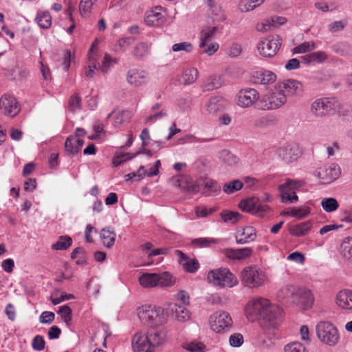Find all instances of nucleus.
<instances>
[{
    "label": "nucleus",
    "mask_w": 352,
    "mask_h": 352,
    "mask_svg": "<svg viewBox=\"0 0 352 352\" xmlns=\"http://www.w3.org/2000/svg\"><path fill=\"white\" fill-rule=\"evenodd\" d=\"M244 311L249 321L254 322L260 318L267 322L269 327H275L283 319L282 309L265 298H258L250 300Z\"/></svg>",
    "instance_id": "nucleus-1"
},
{
    "label": "nucleus",
    "mask_w": 352,
    "mask_h": 352,
    "mask_svg": "<svg viewBox=\"0 0 352 352\" xmlns=\"http://www.w3.org/2000/svg\"><path fill=\"white\" fill-rule=\"evenodd\" d=\"M140 285L144 288L170 287L175 284L173 275L164 272L162 273H143L138 278Z\"/></svg>",
    "instance_id": "nucleus-2"
},
{
    "label": "nucleus",
    "mask_w": 352,
    "mask_h": 352,
    "mask_svg": "<svg viewBox=\"0 0 352 352\" xmlns=\"http://www.w3.org/2000/svg\"><path fill=\"white\" fill-rule=\"evenodd\" d=\"M341 104L338 98L334 96L317 98L311 104V113L320 118L334 114L340 108Z\"/></svg>",
    "instance_id": "nucleus-3"
},
{
    "label": "nucleus",
    "mask_w": 352,
    "mask_h": 352,
    "mask_svg": "<svg viewBox=\"0 0 352 352\" xmlns=\"http://www.w3.org/2000/svg\"><path fill=\"white\" fill-rule=\"evenodd\" d=\"M241 279L244 286L252 289L258 288L265 283L266 275L258 266L249 265L242 270Z\"/></svg>",
    "instance_id": "nucleus-4"
},
{
    "label": "nucleus",
    "mask_w": 352,
    "mask_h": 352,
    "mask_svg": "<svg viewBox=\"0 0 352 352\" xmlns=\"http://www.w3.org/2000/svg\"><path fill=\"white\" fill-rule=\"evenodd\" d=\"M140 320L151 327L162 325L167 322V315L160 307L146 306L139 313Z\"/></svg>",
    "instance_id": "nucleus-5"
},
{
    "label": "nucleus",
    "mask_w": 352,
    "mask_h": 352,
    "mask_svg": "<svg viewBox=\"0 0 352 352\" xmlns=\"http://www.w3.org/2000/svg\"><path fill=\"white\" fill-rule=\"evenodd\" d=\"M207 278L209 283L220 288L232 287L238 283L236 277L227 268L210 270Z\"/></svg>",
    "instance_id": "nucleus-6"
},
{
    "label": "nucleus",
    "mask_w": 352,
    "mask_h": 352,
    "mask_svg": "<svg viewBox=\"0 0 352 352\" xmlns=\"http://www.w3.org/2000/svg\"><path fill=\"white\" fill-rule=\"evenodd\" d=\"M305 182L301 179H287L285 182L279 185L278 190L283 203H296L298 197L296 191L304 187Z\"/></svg>",
    "instance_id": "nucleus-7"
},
{
    "label": "nucleus",
    "mask_w": 352,
    "mask_h": 352,
    "mask_svg": "<svg viewBox=\"0 0 352 352\" xmlns=\"http://www.w3.org/2000/svg\"><path fill=\"white\" fill-rule=\"evenodd\" d=\"M318 339L328 346H335L340 340L338 329L329 322H320L316 326Z\"/></svg>",
    "instance_id": "nucleus-8"
},
{
    "label": "nucleus",
    "mask_w": 352,
    "mask_h": 352,
    "mask_svg": "<svg viewBox=\"0 0 352 352\" xmlns=\"http://www.w3.org/2000/svg\"><path fill=\"white\" fill-rule=\"evenodd\" d=\"M287 102V98L284 94L279 91L275 86L274 91L270 95H265L260 98L257 103L258 108L262 110L276 109Z\"/></svg>",
    "instance_id": "nucleus-9"
},
{
    "label": "nucleus",
    "mask_w": 352,
    "mask_h": 352,
    "mask_svg": "<svg viewBox=\"0 0 352 352\" xmlns=\"http://www.w3.org/2000/svg\"><path fill=\"white\" fill-rule=\"evenodd\" d=\"M282 44V39L278 35H271L261 40L257 45L260 54L264 57L275 56Z\"/></svg>",
    "instance_id": "nucleus-10"
},
{
    "label": "nucleus",
    "mask_w": 352,
    "mask_h": 352,
    "mask_svg": "<svg viewBox=\"0 0 352 352\" xmlns=\"http://www.w3.org/2000/svg\"><path fill=\"white\" fill-rule=\"evenodd\" d=\"M210 322L212 329L217 333L228 331L232 325V319L226 311H217L210 316Z\"/></svg>",
    "instance_id": "nucleus-11"
},
{
    "label": "nucleus",
    "mask_w": 352,
    "mask_h": 352,
    "mask_svg": "<svg viewBox=\"0 0 352 352\" xmlns=\"http://www.w3.org/2000/svg\"><path fill=\"white\" fill-rule=\"evenodd\" d=\"M340 175L339 166L336 164H327L315 170L314 175L322 184H330L335 181Z\"/></svg>",
    "instance_id": "nucleus-12"
},
{
    "label": "nucleus",
    "mask_w": 352,
    "mask_h": 352,
    "mask_svg": "<svg viewBox=\"0 0 352 352\" xmlns=\"http://www.w3.org/2000/svg\"><path fill=\"white\" fill-rule=\"evenodd\" d=\"M0 109L4 115L10 117L16 116L20 111L16 98L8 94H3L0 98Z\"/></svg>",
    "instance_id": "nucleus-13"
},
{
    "label": "nucleus",
    "mask_w": 352,
    "mask_h": 352,
    "mask_svg": "<svg viewBox=\"0 0 352 352\" xmlns=\"http://www.w3.org/2000/svg\"><path fill=\"white\" fill-rule=\"evenodd\" d=\"M148 80V73L144 70L131 69L127 72L126 81L131 86L141 87L146 85Z\"/></svg>",
    "instance_id": "nucleus-14"
},
{
    "label": "nucleus",
    "mask_w": 352,
    "mask_h": 352,
    "mask_svg": "<svg viewBox=\"0 0 352 352\" xmlns=\"http://www.w3.org/2000/svg\"><path fill=\"white\" fill-rule=\"evenodd\" d=\"M276 89L285 96V98L298 94L301 92L302 86L296 80L288 79L278 83Z\"/></svg>",
    "instance_id": "nucleus-15"
},
{
    "label": "nucleus",
    "mask_w": 352,
    "mask_h": 352,
    "mask_svg": "<svg viewBox=\"0 0 352 352\" xmlns=\"http://www.w3.org/2000/svg\"><path fill=\"white\" fill-rule=\"evenodd\" d=\"M259 100V94L254 89H242L238 95V104L242 107H249Z\"/></svg>",
    "instance_id": "nucleus-16"
},
{
    "label": "nucleus",
    "mask_w": 352,
    "mask_h": 352,
    "mask_svg": "<svg viewBox=\"0 0 352 352\" xmlns=\"http://www.w3.org/2000/svg\"><path fill=\"white\" fill-rule=\"evenodd\" d=\"M134 351L137 352H153L154 347L147 335L138 332L135 334L132 340Z\"/></svg>",
    "instance_id": "nucleus-17"
},
{
    "label": "nucleus",
    "mask_w": 352,
    "mask_h": 352,
    "mask_svg": "<svg viewBox=\"0 0 352 352\" xmlns=\"http://www.w3.org/2000/svg\"><path fill=\"white\" fill-rule=\"evenodd\" d=\"M206 106L210 114L217 115L226 110L229 106V102L223 97L217 96L210 98Z\"/></svg>",
    "instance_id": "nucleus-18"
},
{
    "label": "nucleus",
    "mask_w": 352,
    "mask_h": 352,
    "mask_svg": "<svg viewBox=\"0 0 352 352\" xmlns=\"http://www.w3.org/2000/svg\"><path fill=\"white\" fill-rule=\"evenodd\" d=\"M276 75L269 70L259 69L253 72L252 80L254 84L270 85L276 81Z\"/></svg>",
    "instance_id": "nucleus-19"
},
{
    "label": "nucleus",
    "mask_w": 352,
    "mask_h": 352,
    "mask_svg": "<svg viewBox=\"0 0 352 352\" xmlns=\"http://www.w3.org/2000/svg\"><path fill=\"white\" fill-rule=\"evenodd\" d=\"M298 289V287L292 285L283 286L278 290L277 298L280 301L294 304L296 302Z\"/></svg>",
    "instance_id": "nucleus-20"
},
{
    "label": "nucleus",
    "mask_w": 352,
    "mask_h": 352,
    "mask_svg": "<svg viewBox=\"0 0 352 352\" xmlns=\"http://www.w3.org/2000/svg\"><path fill=\"white\" fill-rule=\"evenodd\" d=\"M251 248H243L239 249L226 248L223 252L226 258L232 260H244L251 256L252 254Z\"/></svg>",
    "instance_id": "nucleus-21"
},
{
    "label": "nucleus",
    "mask_w": 352,
    "mask_h": 352,
    "mask_svg": "<svg viewBox=\"0 0 352 352\" xmlns=\"http://www.w3.org/2000/svg\"><path fill=\"white\" fill-rule=\"evenodd\" d=\"M158 10H161V7H156L154 10L147 11L145 13L144 23L148 26H160L166 21L164 14L158 12Z\"/></svg>",
    "instance_id": "nucleus-22"
},
{
    "label": "nucleus",
    "mask_w": 352,
    "mask_h": 352,
    "mask_svg": "<svg viewBox=\"0 0 352 352\" xmlns=\"http://www.w3.org/2000/svg\"><path fill=\"white\" fill-rule=\"evenodd\" d=\"M176 254L179 257V263L183 269L188 273H195L199 268V263L195 258H189L180 250H177Z\"/></svg>",
    "instance_id": "nucleus-23"
},
{
    "label": "nucleus",
    "mask_w": 352,
    "mask_h": 352,
    "mask_svg": "<svg viewBox=\"0 0 352 352\" xmlns=\"http://www.w3.org/2000/svg\"><path fill=\"white\" fill-rule=\"evenodd\" d=\"M296 296V302L294 304L300 305L305 309L311 307L314 302V297L309 289L298 287Z\"/></svg>",
    "instance_id": "nucleus-24"
},
{
    "label": "nucleus",
    "mask_w": 352,
    "mask_h": 352,
    "mask_svg": "<svg viewBox=\"0 0 352 352\" xmlns=\"http://www.w3.org/2000/svg\"><path fill=\"white\" fill-rule=\"evenodd\" d=\"M256 230L252 226H246L241 230H238L235 238L237 244H245L254 241L256 238Z\"/></svg>",
    "instance_id": "nucleus-25"
},
{
    "label": "nucleus",
    "mask_w": 352,
    "mask_h": 352,
    "mask_svg": "<svg viewBox=\"0 0 352 352\" xmlns=\"http://www.w3.org/2000/svg\"><path fill=\"white\" fill-rule=\"evenodd\" d=\"M301 151L298 145H287L283 147L279 153L280 156L287 162H292L298 159L300 155Z\"/></svg>",
    "instance_id": "nucleus-26"
},
{
    "label": "nucleus",
    "mask_w": 352,
    "mask_h": 352,
    "mask_svg": "<svg viewBox=\"0 0 352 352\" xmlns=\"http://www.w3.org/2000/svg\"><path fill=\"white\" fill-rule=\"evenodd\" d=\"M336 304L341 309L352 310V290L339 292L336 296Z\"/></svg>",
    "instance_id": "nucleus-27"
},
{
    "label": "nucleus",
    "mask_w": 352,
    "mask_h": 352,
    "mask_svg": "<svg viewBox=\"0 0 352 352\" xmlns=\"http://www.w3.org/2000/svg\"><path fill=\"white\" fill-rule=\"evenodd\" d=\"M217 32L216 26H204L199 32V48L205 47L211 41Z\"/></svg>",
    "instance_id": "nucleus-28"
},
{
    "label": "nucleus",
    "mask_w": 352,
    "mask_h": 352,
    "mask_svg": "<svg viewBox=\"0 0 352 352\" xmlns=\"http://www.w3.org/2000/svg\"><path fill=\"white\" fill-rule=\"evenodd\" d=\"M84 141L82 139L69 135L65 140V150L67 153L74 155L81 150Z\"/></svg>",
    "instance_id": "nucleus-29"
},
{
    "label": "nucleus",
    "mask_w": 352,
    "mask_h": 352,
    "mask_svg": "<svg viewBox=\"0 0 352 352\" xmlns=\"http://www.w3.org/2000/svg\"><path fill=\"white\" fill-rule=\"evenodd\" d=\"M199 183L201 184L203 192L207 195H212L218 193L221 190V186L217 182L210 179H199Z\"/></svg>",
    "instance_id": "nucleus-30"
},
{
    "label": "nucleus",
    "mask_w": 352,
    "mask_h": 352,
    "mask_svg": "<svg viewBox=\"0 0 352 352\" xmlns=\"http://www.w3.org/2000/svg\"><path fill=\"white\" fill-rule=\"evenodd\" d=\"M198 71L195 68L184 69L177 81L182 85H186L193 83L197 78Z\"/></svg>",
    "instance_id": "nucleus-31"
},
{
    "label": "nucleus",
    "mask_w": 352,
    "mask_h": 352,
    "mask_svg": "<svg viewBox=\"0 0 352 352\" xmlns=\"http://www.w3.org/2000/svg\"><path fill=\"white\" fill-rule=\"evenodd\" d=\"M170 309L175 318L181 322L186 321L190 318V313L184 305L176 303L170 305Z\"/></svg>",
    "instance_id": "nucleus-32"
},
{
    "label": "nucleus",
    "mask_w": 352,
    "mask_h": 352,
    "mask_svg": "<svg viewBox=\"0 0 352 352\" xmlns=\"http://www.w3.org/2000/svg\"><path fill=\"white\" fill-rule=\"evenodd\" d=\"M147 336L155 349L164 342L166 333L164 329H156L150 331Z\"/></svg>",
    "instance_id": "nucleus-33"
},
{
    "label": "nucleus",
    "mask_w": 352,
    "mask_h": 352,
    "mask_svg": "<svg viewBox=\"0 0 352 352\" xmlns=\"http://www.w3.org/2000/svg\"><path fill=\"white\" fill-rule=\"evenodd\" d=\"M116 234L113 230L109 227L102 229L100 232V238L103 245L109 248L112 247L115 243Z\"/></svg>",
    "instance_id": "nucleus-34"
},
{
    "label": "nucleus",
    "mask_w": 352,
    "mask_h": 352,
    "mask_svg": "<svg viewBox=\"0 0 352 352\" xmlns=\"http://www.w3.org/2000/svg\"><path fill=\"white\" fill-rule=\"evenodd\" d=\"M36 23L43 29H48L52 25V16L48 11H38L36 19Z\"/></svg>",
    "instance_id": "nucleus-35"
},
{
    "label": "nucleus",
    "mask_w": 352,
    "mask_h": 352,
    "mask_svg": "<svg viewBox=\"0 0 352 352\" xmlns=\"http://www.w3.org/2000/svg\"><path fill=\"white\" fill-rule=\"evenodd\" d=\"M310 214V208L303 206L298 208H292L284 212V214L296 217L298 219L305 218Z\"/></svg>",
    "instance_id": "nucleus-36"
},
{
    "label": "nucleus",
    "mask_w": 352,
    "mask_h": 352,
    "mask_svg": "<svg viewBox=\"0 0 352 352\" xmlns=\"http://www.w3.org/2000/svg\"><path fill=\"white\" fill-rule=\"evenodd\" d=\"M220 217L224 223L234 225L239 221L242 215L236 211L223 210Z\"/></svg>",
    "instance_id": "nucleus-37"
},
{
    "label": "nucleus",
    "mask_w": 352,
    "mask_h": 352,
    "mask_svg": "<svg viewBox=\"0 0 352 352\" xmlns=\"http://www.w3.org/2000/svg\"><path fill=\"white\" fill-rule=\"evenodd\" d=\"M311 228L310 221H305L293 226L290 229V233L293 236H302L307 234Z\"/></svg>",
    "instance_id": "nucleus-38"
},
{
    "label": "nucleus",
    "mask_w": 352,
    "mask_h": 352,
    "mask_svg": "<svg viewBox=\"0 0 352 352\" xmlns=\"http://www.w3.org/2000/svg\"><path fill=\"white\" fill-rule=\"evenodd\" d=\"M258 198L250 197L248 199L241 201L239 207L245 212L254 214L256 211V204Z\"/></svg>",
    "instance_id": "nucleus-39"
},
{
    "label": "nucleus",
    "mask_w": 352,
    "mask_h": 352,
    "mask_svg": "<svg viewBox=\"0 0 352 352\" xmlns=\"http://www.w3.org/2000/svg\"><path fill=\"white\" fill-rule=\"evenodd\" d=\"M72 245V239L67 235H63L58 237V241L52 245V248L55 250H65Z\"/></svg>",
    "instance_id": "nucleus-40"
},
{
    "label": "nucleus",
    "mask_w": 352,
    "mask_h": 352,
    "mask_svg": "<svg viewBox=\"0 0 352 352\" xmlns=\"http://www.w3.org/2000/svg\"><path fill=\"white\" fill-rule=\"evenodd\" d=\"M150 52V45L146 42L138 43L133 51V55L136 58H142L147 56Z\"/></svg>",
    "instance_id": "nucleus-41"
},
{
    "label": "nucleus",
    "mask_w": 352,
    "mask_h": 352,
    "mask_svg": "<svg viewBox=\"0 0 352 352\" xmlns=\"http://www.w3.org/2000/svg\"><path fill=\"white\" fill-rule=\"evenodd\" d=\"M243 183L239 179H234L224 184L223 192L228 195L232 194L243 188Z\"/></svg>",
    "instance_id": "nucleus-42"
},
{
    "label": "nucleus",
    "mask_w": 352,
    "mask_h": 352,
    "mask_svg": "<svg viewBox=\"0 0 352 352\" xmlns=\"http://www.w3.org/2000/svg\"><path fill=\"white\" fill-rule=\"evenodd\" d=\"M342 256L348 259H352V237H345L340 245Z\"/></svg>",
    "instance_id": "nucleus-43"
},
{
    "label": "nucleus",
    "mask_w": 352,
    "mask_h": 352,
    "mask_svg": "<svg viewBox=\"0 0 352 352\" xmlns=\"http://www.w3.org/2000/svg\"><path fill=\"white\" fill-rule=\"evenodd\" d=\"M320 204L322 209L327 212H334L339 208L338 201L333 197L324 198Z\"/></svg>",
    "instance_id": "nucleus-44"
},
{
    "label": "nucleus",
    "mask_w": 352,
    "mask_h": 352,
    "mask_svg": "<svg viewBox=\"0 0 352 352\" xmlns=\"http://www.w3.org/2000/svg\"><path fill=\"white\" fill-rule=\"evenodd\" d=\"M220 158L225 164L230 166H234L239 162V158L234 154L226 149L221 152Z\"/></svg>",
    "instance_id": "nucleus-45"
},
{
    "label": "nucleus",
    "mask_w": 352,
    "mask_h": 352,
    "mask_svg": "<svg viewBox=\"0 0 352 352\" xmlns=\"http://www.w3.org/2000/svg\"><path fill=\"white\" fill-rule=\"evenodd\" d=\"M210 6L214 21L223 22L226 19V16L220 6L210 3Z\"/></svg>",
    "instance_id": "nucleus-46"
},
{
    "label": "nucleus",
    "mask_w": 352,
    "mask_h": 352,
    "mask_svg": "<svg viewBox=\"0 0 352 352\" xmlns=\"http://www.w3.org/2000/svg\"><path fill=\"white\" fill-rule=\"evenodd\" d=\"M139 153L132 154L130 153H119L113 158L112 163L114 166L117 167L124 162L135 157Z\"/></svg>",
    "instance_id": "nucleus-47"
},
{
    "label": "nucleus",
    "mask_w": 352,
    "mask_h": 352,
    "mask_svg": "<svg viewBox=\"0 0 352 352\" xmlns=\"http://www.w3.org/2000/svg\"><path fill=\"white\" fill-rule=\"evenodd\" d=\"M316 47L314 42H304L300 45L295 47L292 50V52L293 54L306 53L314 50Z\"/></svg>",
    "instance_id": "nucleus-48"
},
{
    "label": "nucleus",
    "mask_w": 352,
    "mask_h": 352,
    "mask_svg": "<svg viewBox=\"0 0 352 352\" xmlns=\"http://www.w3.org/2000/svg\"><path fill=\"white\" fill-rule=\"evenodd\" d=\"M57 314L60 315L61 318L67 325H69L72 321V311L68 305L60 307Z\"/></svg>",
    "instance_id": "nucleus-49"
},
{
    "label": "nucleus",
    "mask_w": 352,
    "mask_h": 352,
    "mask_svg": "<svg viewBox=\"0 0 352 352\" xmlns=\"http://www.w3.org/2000/svg\"><path fill=\"white\" fill-rule=\"evenodd\" d=\"M146 174V170L144 166H140L138 170L135 172L128 173L125 175L126 181L135 179V181H140L143 179Z\"/></svg>",
    "instance_id": "nucleus-50"
},
{
    "label": "nucleus",
    "mask_w": 352,
    "mask_h": 352,
    "mask_svg": "<svg viewBox=\"0 0 352 352\" xmlns=\"http://www.w3.org/2000/svg\"><path fill=\"white\" fill-rule=\"evenodd\" d=\"M97 0H81L79 5V10L82 16H85L91 12L93 5Z\"/></svg>",
    "instance_id": "nucleus-51"
},
{
    "label": "nucleus",
    "mask_w": 352,
    "mask_h": 352,
    "mask_svg": "<svg viewBox=\"0 0 352 352\" xmlns=\"http://www.w3.org/2000/svg\"><path fill=\"white\" fill-rule=\"evenodd\" d=\"M285 352H308V351L306 349L305 346L298 342H294L287 344L285 345L284 348Z\"/></svg>",
    "instance_id": "nucleus-52"
},
{
    "label": "nucleus",
    "mask_w": 352,
    "mask_h": 352,
    "mask_svg": "<svg viewBox=\"0 0 352 352\" xmlns=\"http://www.w3.org/2000/svg\"><path fill=\"white\" fill-rule=\"evenodd\" d=\"M222 85V80L220 76H214L208 79L206 87L207 90H212L219 88Z\"/></svg>",
    "instance_id": "nucleus-53"
},
{
    "label": "nucleus",
    "mask_w": 352,
    "mask_h": 352,
    "mask_svg": "<svg viewBox=\"0 0 352 352\" xmlns=\"http://www.w3.org/2000/svg\"><path fill=\"white\" fill-rule=\"evenodd\" d=\"M167 116V112L165 109H162L157 112H153L149 116L145 119L146 123L153 124L157 120H160Z\"/></svg>",
    "instance_id": "nucleus-54"
},
{
    "label": "nucleus",
    "mask_w": 352,
    "mask_h": 352,
    "mask_svg": "<svg viewBox=\"0 0 352 352\" xmlns=\"http://www.w3.org/2000/svg\"><path fill=\"white\" fill-rule=\"evenodd\" d=\"M131 41H134V39L133 38H122L119 39L115 45V50L122 52L126 51L131 44Z\"/></svg>",
    "instance_id": "nucleus-55"
},
{
    "label": "nucleus",
    "mask_w": 352,
    "mask_h": 352,
    "mask_svg": "<svg viewBox=\"0 0 352 352\" xmlns=\"http://www.w3.org/2000/svg\"><path fill=\"white\" fill-rule=\"evenodd\" d=\"M173 52L184 51L186 52H191L193 50V46L190 42H182L175 43L172 46Z\"/></svg>",
    "instance_id": "nucleus-56"
},
{
    "label": "nucleus",
    "mask_w": 352,
    "mask_h": 352,
    "mask_svg": "<svg viewBox=\"0 0 352 352\" xmlns=\"http://www.w3.org/2000/svg\"><path fill=\"white\" fill-rule=\"evenodd\" d=\"M215 211L216 208L214 207L208 208L204 206H197L195 208V214L199 218H203L210 215Z\"/></svg>",
    "instance_id": "nucleus-57"
},
{
    "label": "nucleus",
    "mask_w": 352,
    "mask_h": 352,
    "mask_svg": "<svg viewBox=\"0 0 352 352\" xmlns=\"http://www.w3.org/2000/svg\"><path fill=\"white\" fill-rule=\"evenodd\" d=\"M243 336L239 333L232 334L229 338V343L232 347H239L243 344Z\"/></svg>",
    "instance_id": "nucleus-58"
},
{
    "label": "nucleus",
    "mask_w": 352,
    "mask_h": 352,
    "mask_svg": "<svg viewBox=\"0 0 352 352\" xmlns=\"http://www.w3.org/2000/svg\"><path fill=\"white\" fill-rule=\"evenodd\" d=\"M56 295V292H55L52 294V296L50 297V300L54 305L60 304L61 302H63L65 300L74 298V296L73 294H67L65 292L61 293V295L60 297H57V298L54 297Z\"/></svg>",
    "instance_id": "nucleus-59"
},
{
    "label": "nucleus",
    "mask_w": 352,
    "mask_h": 352,
    "mask_svg": "<svg viewBox=\"0 0 352 352\" xmlns=\"http://www.w3.org/2000/svg\"><path fill=\"white\" fill-rule=\"evenodd\" d=\"M81 98L78 94L71 96L69 101V108L72 112H76L80 108Z\"/></svg>",
    "instance_id": "nucleus-60"
},
{
    "label": "nucleus",
    "mask_w": 352,
    "mask_h": 352,
    "mask_svg": "<svg viewBox=\"0 0 352 352\" xmlns=\"http://www.w3.org/2000/svg\"><path fill=\"white\" fill-rule=\"evenodd\" d=\"M214 239L197 238L192 241V243L200 248L208 247L210 243H216Z\"/></svg>",
    "instance_id": "nucleus-61"
},
{
    "label": "nucleus",
    "mask_w": 352,
    "mask_h": 352,
    "mask_svg": "<svg viewBox=\"0 0 352 352\" xmlns=\"http://www.w3.org/2000/svg\"><path fill=\"white\" fill-rule=\"evenodd\" d=\"M116 59H112L110 55L105 54L102 61V65L100 67L103 73H107L113 63H117Z\"/></svg>",
    "instance_id": "nucleus-62"
},
{
    "label": "nucleus",
    "mask_w": 352,
    "mask_h": 352,
    "mask_svg": "<svg viewBox=\"0 0 352 352\" xmlns=\"http://www.w3.org/2000/svg\"><path fill=\"white\" fill-rule=\"evenodd\" d=\"M85 251L84 248H82V247H78L72 251V254H71V258L72 259H76L79 256L80 259L76 261V263L80 265V264L83 263L84 258H85Z\"/></svg>",
    "instance_id": "nucleus-63"
},
{
    "label": "nucleus",
    "mask_w": 352,
    "mask_h": 352,
    "mask_svg": "<svg viewBox=\"0 0 352 352\" xmlns=\"http://www.w3.org/2000/svg\"><path fill=\"white\" fill-rule=\"evenodd\" d=\"M184 348L190 352H203L204 346L201 342H191L186 343Z\"/></svg>",
    "instance_id": "nucleus-64"
}]
</instances>
